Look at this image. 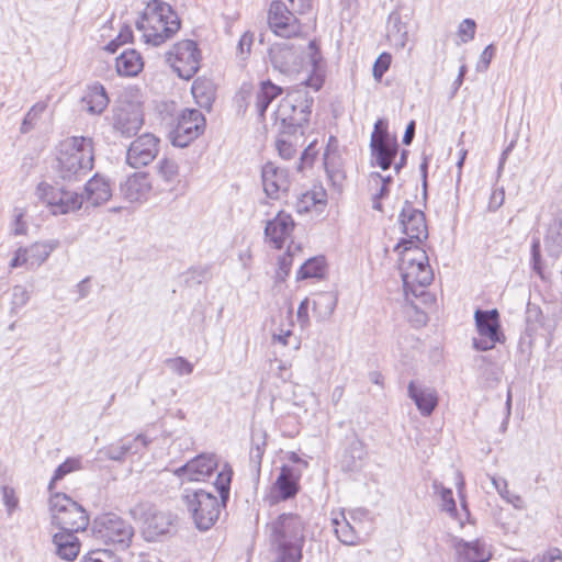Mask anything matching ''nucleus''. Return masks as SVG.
Listing matches in <instances>:
<instances>
[{"label":"nucleus","instance_id":"46","mask_svg":"<svg viewBox=\"0 0 562 562\" xmlns=\"http://www.w3.org/2000/svg\"><path fill=\"white\" fill-rule=\"evenodd\" d=\"M319 154V149L317 148V142H312L302 153L300 157V161L297 165V169L303 171L307 168H311Z\"/></svg>","mask_w":562,"mask_h":562},{"label":"nucleus","instance_id":"19","mask_svg":"<svg viewBox=\"0 0 562 562\" xmlns=\"http://www.w3.org/2000/svg\"><path fill=\"white\" fill-rule=\"evenodd\" d=\"M53 246L47 243H34L26 247H19L10 260V268L31 269L41 266L52 254Z\"/></svg>","mask_w":562,"mask_h":562},{"label":"nucleus","instance_id":"61","mask_svg":"<svg viewBox=\"0 0 562 562\" xmlns=\"http://www.w3.org/2000/svg\"><path fill=\"white\" fill-rule=\"evenodd\" d=\"M464 71H465L464 67H461V69H460V74H459V77H458L459 82H461V81H462V78H463V76H464Z\"/></svg>","mask_w":562,"mask_h":562},{"label":"nucleus","instance_id":"54","mask_svg":"<svg viewBox=\"0 0 562 562\" xmlns=\"http://www.w3.org/2000/svg\"><path fill=\"white\" fill-rule=\"evenodd\" d=\"M173 363H175V366L177 367V370L180 373H187L188 374V373L192 372V366L188 361H186V360H183L181 358L176 359L173 361Z\"/></svg>","mask_w":562,"mask_h":562},{"label":"nucleus","instance_id":"21","mask_svg":"<svg viewBox=\"0 0 562 562\" xmlns=\"http://www.w3.org/2000/svg\"><path fill=\"white\" fill-rule=\"evenodd\" d=\"M261 176L263 190L269 198L279 199L289 190L290 180L286 170L273 162H267L263 166Z\"/></svg>","mask_w":562,"mask_h":562},{"label":"nucleus","instance_id":"36","mask_svg":"<svg viewBox=\"0 0 562 562\" xmlns=\"http://www.w3.org/2000/svg\"><path fill=\"white\" fill-rule=\"evenodd\" d=\"M49 97L45 100H41L34 103L24 115V119L20 126V132L23 134L30 133L34 130L43 119L44 113L47 111L49 105Z\"/></svg>","mask_w":562,"mask_h":562},{"label":"nucleus","instance_id":"24","mask_svg":"<svg viewBox=\"0 0 562 562\" xmlns=\"http://www.w3.org/2000/svg\"><path fill=\"white\" fill-rule=\"evenodd\" d=\"M272 490L277 493L278 501L295 497L300 491V474L291 467H281Z\"/></svg>","mask_w":562,"mask_h":562},{"label":"nucleus","instance_id":"3","mask_svg":"<svg viewBox=\"0 0 562 562\" xmlns=\"http://www.w3.org/2000/svg\"><path fill=\"white\" fill-rule=\"evenodd\" d=\"M305 522L296 514H283L274 524L277 557L274 562H301Z\"/></svg>","mask_w":562,"mask_h":562},{"label":"nucleus","instance_id":"22","mask_svg":"<svg viewBox=\"0 0 562 562\" xmlns=\"http://www.w3.org/2000/svg\"><path fill=\"white\" fill-rule=\"evenodd\" d=\"M327 207V192L322 186H314L300 194L294 209L299 215L322 214Z\"/></svg>","mask_w":562,"mask_h":562},{"label":"nucleus","instance_id":"15","mask_svg":"<svg viewBox=\"0 0 562 562\" xmlns=\"http://www.w3.org/2000/svg\"><path fill=\"white\" fill-rule=\"evenodd\" d=\"M37 192L41 201L54 215L77 211L82 205L81 196L74 191L41 183L37 188Z\"/></svg>","mask_w":562,"mask_h":562},{"label":"nucleus","instance_id":"14","mask_svg":"<svg viewBox=\"0 0 562 562\" xmlns=\"http://www.w3.org/2000/svg\"><path fill=\"white\" fill-rule=\"evenodd\" d=\"M479 339L474 341L477 350L486 351L502 342L505 337L501 330L499 314L497 310L481 311L476 310L474 314Z\"/></svg>","mask_w":562,"mask_h":562},{"label":"nucleus","instance_id":"16","mask_svg":"<svg viewBox=\"0 0 562 562\" xmlns=\"http://www.w3.org/2000/svg\"><path fill=\"white\" fill-rule=\"evenodd\" d=\"M370 145L378 166L387 170L397 155L398 145L396 137L389 134L387 126L382 120L374 124Z\"/></svg>","mask_w":562,"mask_h":562},{"label":"nucleus","instance_id":"7","mask_svg":"<svg viewBox=\"0 0 562 562\" xmlns=\"http://www.w3.org/2000/svg\"><path fill=\"white\" fill-rule=\"evenodd\" d=\"M312 103L306 95L289 92L276 109V120L285 128H303L310 122Z\"/></svg>","mask_w":562,"mask_h":562},{"label":"nucleus","instance_id":"42","mask_svg":"<svg viewBox=\"0 0 562 562\" xmlns=\"http://www.w3.org/2000/svg\"><path fill=\"white\" fill-rule=\"evenodd\" d=\"M390 178H383L380 173L374 172L370 175L369 184L378 189L374 194L373 207L381 211L382 204L380 200L389 194Z\"/></svg>","mask_w":562,"mask_h":562},{"label":"nucleus","instance_id":"40","mask_svg":"<svg viewBox=\"0 0 562 562\" xmlns=\"http://www.w3.org/2000/svg\"><path fill=\"white\" fill-rule=\"evenodd\" d=\"M335 532L338 539L348 546L356 544L360 540L358 531L346 520V518H342L341 520L335 519Z\"/></svg>","mask_w":562,"mask_h":562},{"label":"nucleus","instance_id":"8","mask_svg":"<svg viewBox=\"0 0 562 562\" xmlns=\"http://www.w3.org/2000/svg\"><path fill=\"white\" fill-rule=\"evenodd\" d=\"M205 127V117L199 110L186 109L176 116L169 139L173 146L183 148L200 137Z\"/></svg>","mask_w":562,"mask_h":562},{"label":"nucleus","instance_id":"51","mask_svg":"<svg viewBox=\"0 0 562 562\" xmlns=\"http://www.w3.org/2000/svg\"><path fill=\"white\" fill-rule=\"evenodd\" d=\"M2 496H3V502L9 510H13L16 508V506L19 504V498L13 488H11L9 486H4L2 488Z\"/></svg>","mask_w":562,"mask_h":562},{"label":"nucleus","instance_id":"62","mask_svg":"<svg viewBox=\"0 0 562 562\" xmlns=\"http://www.w3.org/2000/svg\"><path fill=\"white\" fill-rule=\"evenodd\" d=\"M465 155H467V153L464 151V153H463V155H462V157H461V159H460V161H459V165H460V166L463 164L464 158H465Z\"/></svg>","mask_w":562,"mask_h":562},{"label":"nucleus","instance_id":"41","mask_svg":"<svg viewBox=\"0 0 562 562\" xmlns=\"http://www.w3.org/2000/svg\"><path fill=\"white\" fill-rule=\"evenodd\" d=\"M233 477V470L229 465H224L223 469L217 473L215 480V487L217 488L223 506L226 504L229 497L231 482Z\"/></svg>","mask_w":562,"mask_h":562},{"label":"nucleus","instance_id":"20","mask_svg":"<svg viewBox=\"0 0 562 562\" xmlns=\"http://www.w3.org/2000/svg\"><path fill=\"white\" fill-rule=\"evenodd\" d=\"M217 468V461L212 456H198L181 467L177 474L186 482H204Z\"/></svg>","mask_w":562,"mask_h":562},{"label":"nucleus","instance_id":"2","mask_svg":"<svg viewBox=\"0 0 562 562\" xmlns=\"http://www.w3.org/2000/svg\"><path fill=\"white\" fill-rule=\"evenodd\" d=\"M180 26L181 22L176 11L161 0L150 1L136 22L143 41L153 46H160L173 37Z\"/></svg>","mask_w":562,"mask_h":562},{"label":"nucleus","instance_id":"31","mask_svg":"<svg viewBox=\"0 0 562 562\" xmlns=\"http://www.w3.org/2000/svg\"><path fill=\"white\" fill-rule=\"evenodd\" d=\"M109 97L101 83H92L87 88L82 102L87 110L93 114L102 113L109 105Z\"/></svg>","mask_w":562,"mask_h":562},{"label":"nucleus","instance_id":"48","mask_svg":"<svg viewBox=\"0 0 562 562\" xmlns=\"http://www.w3.org/2000/svg\"><path fill=\"white\" fill-rule=\"evenodd\" d=\"M476 24L471 19L463 20L458 27V36L462 43H468L474 38Z\"/></svg>","mask_w":562,"mask_h":562},{"label":"nucleus","instance_id":"29","mask_svg":"<svg viewBox=\"0 0 562 562\" xmlns=\"http://www.w3.org/2000/svg\"><path fill=\"white\" fill-rule=\"evenodd\" d=\"M87 201L98 206L108 202L112 196V188L110 182L99 175H94L85 188Z\"/></svg>","mask_w":562,"mask_h":562},{"label":"nucleus","instance_id":"13","mask_svg":"<svg viewBox=\"0 0 562 562\" xmlns=\"http://www.w3.org/2000/svg\"><path fill=\"white\" fill-rule=\"evenodd\" d=\"M133 97L124 95L113 114V127L125 136L136 134L144 123L143 103Z\"/></svg>","mask_w":562,"mask_h":562},{"label":"nucleus","instance_id":"4","mask_svg":"<svg viewBox=\"0 0 562 562\" xmlns=\"http://www.w3.org/2000/svg\"><path fill=\"white\" fill-rule=\"evenodd\" d=\"M56 159L57 169L63 177L90 171L94 162L92 139L83 136H72L61 140Z\"/></svg>","mask_w":562,"mask_h":562},{"label":"nucleus","instance_id":"55","mask_svg":"<svg viewBox=\"0 0 562 562\" xmlns=\"http://www.w3.org/2000/svg\"><path fill=\"white\" fill-rule=\"evenodd\" d=\"M307 311H308V300L305 299L301 302L297 308V317L303 318V323H307Z\"/></svg>","mask_w":562,"mask_h":562},{"label":"nucleus","instance_id":"59","mask_svg":"<svg viewBox=\"0 0 562 562\" xmlns=\"http://www.w3.org/2000/svg\"><path fill=\"white\" fill-rule=\"evenodd\" d=\"M291 336V330L288 329L284 335H279L278 336V339L283 344V345H286L288 344V338Z\"/></svg>","mask_w":562,"mask_h":562},{"label":"nucleus","instance_id":"33","mask_svg":"<svg viewBox=\"0 0 562 562\" xmlns=\"http://www.w3.org/2000/svg\"><path fill=\"white\" fill-rule=\"evenodd\" d=\"M408 392L423 415H430L438 404V397L435 391L419 389L414 382L409 383Z\"/></svg>","mask_w":562,"mask_h":562},{"label":"nucleus","instance_id":"35","mask_svg":"<svg viewBox=\"0 0 562 562\" xmlns=\"http://www.w3.org/2000/svg\"><path fill=\"white\" fill-rule=\"evenodd\" d=\"M195 102L201 106H210L215 97V88L211 80L199 77L191 87Z\"/></svg>","mask_w":562,"mask_h":562},{"label":"nucleus","instance_id":"44","mask_svg":"<svg viewBox=\"0 0 562 562\" xmlns=\"http://www.w3.org/2000/svg\"><path fill=\"white\" fill-rule=\"evenodd\" d=\"M133 41L134 33L132 27L124 25L121 27L117 36L105 46V49L110 53H115L120 46L131 44Z\"/></svg>","mask_w":562,"mask_h":562},{"label":"nucleus","instance_id":"37","mask_svg":"<svg viewBox=\"0 0 562 562\" xmlns=\"http://www.w3.org/2000/svg\"><path fill=\"white\" fill-rule=\"evenodd\" d=\"M123 191L130 201H139L148 193L149 184L146 177L133 175L125 181Z\"/></svg>","mask_w":562,"mask_h":562},{"label":"nucleus","instance_id":"1","mask_svg":"<svg viewBox=\"0 0 562 562\" xmlns=\"http://www.w3.org/2000/svg\"><path fill=\"white\" fill-rule=\"evenodd\" d=\"M394 251L398 257V269L406 300L413 302L414 299L426 296L427 289L434 280L426 250L423 247L395 246Z\"/></svg>","mask_w":562,"mask_h":562},{"label":"nucleus","instance_id":"12","mask_svg":"<svg viewBox=\"0 0 562 562\" xmlns=\"http://www.w3.org/2000/svg\"><path fill=\"white\" fill-rule=\"evenodd\" d=\"M267 20L270 30L279 37L297 38L305 36L300 21L280 0L270 3Z\"/></svg>","mask_w":562,"mask_h":562},{"label":"nucleus","instance_id":"56","mask_svg":"<svg viewBox=\"0 0 562 562\" xmlns=\"http://www.w3.org/2000/svg\"><path fill=\"white\" fill-rule=\"evenodd\" d=\"M414 132H415V123L411 122L408 124V126L406 127V131H405V134H404V137H403V142L405 144H409L412 142V138L414 136Z\"/></svg>","mask_w":562,"mask_h":562},{"label":"nucleus","instance_id":"57","mask_svg":"<svg viewBox=\"0 0 562 562\" xmlns=\"http://www.w3.org/2000/svg\"><path fill=\"white\" fill-rule=\"evenodd\" d=\"M16 233L18 234H24L26 228H25V223L23 221V214H19L18 217H16Z\"/></svg>","mask_w":562,"mask_h":562},{"label":"nucleus","instance_id":"25","mask_svg":"<svg viewBox=\"0 0 562 562\" xmlns=\"http://www.w3.org/2000/svg\"><path fill=\"white\" fill-rule=\"evenodd\" d=\"M144 65L142 54L134 48L125 49L115 59V69L121 77H136L143 71Z\"/></svg>","mask_w":562,"mask_h":562},{"label":"nucleus","instance_id":"9","mask_svg":"<svg viewBox=\"0 0 562 562\" xmlns=\"http://www.w3.org/2000/svg\"><path fill=\"white\" fill-rule=\"evenodd\" d=\"M92 533L94 539L105 546H128L133 528L124 519L105 514L95 520Z\"/></svg>","mask_w":562,"mask_h":562},{"label":"nucleus","instance_id":"32","mask_svg":"<svg viewBox=\"0 0 562 562\" xmlns=\"http://www.w3.org/2000/svg\"><path fill=\"white\" fill-rule=\"evenodd\" d=\"M171 526V519L162 513H154L144 520L143 532L148 540L166 535Z\"/></svg>","mask_w":562,"mask_h":562},{"label":"nucleus","instance_id":"38","mask_svg":"<svg viewBox=\"0 0 562 562\" xmlns=\"http://www.w3.org/2000/svg\"><path fill=\"white\" fill-rule=\"evenodd\" d=\"M302 251L303 247L301 244H294L292 241L288 245L285 252L278 257V268L276 270L277 278L284 280L289 276L293 266L294 256Z\"/></svg>","mask_w":562,"mask_h":562},{"label":"nucleus","instance_id":"50","mask_svg":"<svg viewBox=\"0 0 562 562\" xmlns=\"http://www.w3.org/2000/svg\"><path fill=\"white\" fill-rule=\"evenodd\" d=\"M285 55H286L285 48H280L272 56L273 67L283 74H285L290 70V65L284 60Z\"/></svg>","mask_w":562,"mask_h":562},{"label":"nucleus","instance_id":"45","mask_svg":"<svg viewBox=\"0 0 562 562\" xmlns=\"http://www.w3.org/2000/svg\"><path fill=\"white\" fill-rule=\"evenodd\" d=\"M80 562H120L119 558L110 550L94 549L87 552Z\"/></svg>","mask_w":562,"mask_h":562},{"label":"nucleus","instance_id":"30","mask_svg":"<svg viewBox=\"0 0 562 562\" xmlns=\"http://www.w3.org/2000/svg\"><path fill=\"white\" fill-rule=\"evenodd\" d=\"M459 562H486L491 559V552L479 541H459L456 544Z\"/></svg>","mask_w":562,"mask_h":562},{"label":"nucleus","instance_id":"27","mask_svg":"<svg viewBox=\"0 0 562 562\" xmlns=\"http://www.w3.org/2000/svg\"><path fill=\"white\" fill-rule=\"evenodd\" d=\"M283 93V88L270 79L259 82L255 92V108L260 116H265L269 105Z\"/></svg>","mask_w":562,"mask_h":562},{"label":"nucleus","instance_id":"43","mask_svg":"<svg viewBox=\"0 0 562 562\" xmlns=\"http://www.w3.org/2000/svg\"><path fill=\"white\" fill-rule=\"evenodd\" d=\"M158 176L167 183L180 182L179 167L171 159H162L158 167Z\"/></svg>","mask_w":562,"mask_h":562},{"label":"nucleus","instance_id":"34","mask_svg":"<svg viewBox=\"0 0 562 562\" xmlns=\"http://www.w3.org/2000/svg\"><path fill=\"white\" fill-rule=\"evenodd\" d=\"M327 262L324 256H315L307 259L297 270L296 278L299 280L305 279H321L326 274Z\"/></svg>","mask_w":562,"mask_h":562},{"label":"nucleus","instance_id":"10","mask_svg":"<svg viewBox=\"0 0 562 562\" xmlns=\"http://www.w3.org/2000/svg\"><path fill=\"white\" fill-rule=\"evenodd\" d=\"M184 499L198 528L207 530L218 519L223 504L213 494L200 490L186 494Z\"/></svg>","mask_w":562,"mask_h":562},{"label":"nucleus","instance_id":"11","mask_svg":"<svg viewBox=\"0 0 562 562\" xmlns=\"http://www.w3.org/2000/svg\"><path fill=\"white\" fill-rule=\"evenodd\" d=\"M400 224L405 237L401 238L396 246H404L405 248L422 247V244L428 237L424 213L415 209L413 204L405 203L400 215Z\"/></svg>","mask_w":562,"mask_h":562},{"label":"nucleus","instance_id":"6","mask_svg":"<svg viewBox=\"0 0 562 562\" xmlns=\"http://www.w3.org/2000/svg\"><path fill=\"white\" fill-rule=\"evenodd\" d=\"M202 59L198 43L192 40L176 42L166 54V60L178 77L189 80L200 69Z\"/></svg>","mask_w":562,"mask_h":562},{"label":"nucleus","instance_id":"49","mask_svg":"<svg viewBox=\"0 0 562 562\" xmlns=\"http://www.w3.org/2000/svg\"><path fill=\"white\" fill-rule=\"evenodd\" d=\"M441 506L442 509L452 516L457 514V506L453 499L452 491L449 488H442L440 491Z\"/></svg>","mask_w":562,"mask_h":562},{"label":"nucleus","instance_id":"26","mask_svg":"<svg viewBox=\"0 0 562 562\" xmlns=\"http://www.w3.org/2000/svg\"><path fill=\"white\" fill-rule=\"evenodd\" d=\"M75 533L76 532L60 529L59 532L54 535L53 542L59 558L74 561L79 555L81 542Z\"/></svg>","mask_w":562,"mask_h":562},{"label":"nucleus","instance_id":"39","mask_svg":"<svg viewBox=\"0 0 562 562\" xmlns=\"http://www.w3.org/2000/svg\"><path fill=\"white\" fill-rule=\"evenodd\" d=\"M80 458H67L58 468L55 470L49 483L48 491L50 494L56 493L57 482L63 480L67 474L81 470Z\"/></svg>","mask_w":562,"mask_h":562},{"label":"nucleus","instance_id":"18","mask_svg":"<svg viewBox=\"0 0 562 562\" xmlns=\"http://www.w3.org/2000/svg\"><path fill=\"white\" fill-rule=\"evenodd\" d=\"M295 225L290 213L279 211L277 215L266 224L265 237L267 243L274 249H282L286 239L294 232Z\"/></svg>","mask_w":562,"mask_h":562},{"label":"nucleus","instance_id":"52","mask_svg":"<svg viewBox=\"0 0 562 562\" xmlns=\"http://www.w3.org/2000/svg\"><path fill=\"white\" fill-rule=\"evenodd\" d=\"M339 142L336 136H330L327 140L326 149L324 151V165H328V160L331 155H336L338 151Z\"/></svg>","mask_w":562,"mask_h":562},{"label":"nucleus","instance_id":"17","mask_svg":"<svg viewBox=\"0 0 562 562\" xmlns=\"http://www.w3.org/2000/svg\"><path fill=\"white\" fill-rule=\"evenodd\" d=\"M159 153V138L153 134L138 136L128 147L127 162L133 168H142L149 165Z\"/></svg>","mask_w":562,"mask_h":562},{"label":"nucleus","instance_id":"28","mask_svg":"<svg viewBox=\"0 0 562 562\" xmlns=\"http://www.w3.org/2000/svg\"><path fill=\"white\" fill-rule=\"evenodd\" d=\"M304 137L303 128H285L280 133L277 139V149L284 159H291L295 156L297 148L302 145Z\"/></svg>","mask_w":562,"mask_h":562},{"label":"nucleus","instance_id":"60","mask_svg":"<svg viewBox=\"0 0 562 562\" xmlns=\"http://www.w3.org/2000/svg\"><path fill=\"white\" fill-rule=\"evenodd\" d=\"M549 562H562V553L558 551L557 554H552Z\"/></svg>","mask_w":562,"mask_h":562},{"label":"nucleus","instance_id":"23","mask_svg":"<svg viewBox=\"0 0 562 562\" xmlns=\"http://www.w3.org/2000/svg\"><path fill=\"white\" fill-rule=\"evenodd\" d=\"M307 58L312 65V71L304 81V86L318 91L325 83L326 75L319 42L316 38L308 42Z\"/></svg>","mask_w":562,"mask_h":562},{"label":"nucleus","instance_id":"47","mask_svg":"<svg viewBox=\"0 0 562 562\" xmlns=\"http://www.w3.org/2000/svg\"><path fill=\"white\" fill-rule=\"evenodd\" d=\"M392 63V55L390 53H382L379 55L373 64V77L376 81H381L383 75L389 70Z\"/></svg>","mask_w":562,"mask_h":562},{"label":"nucleus","instance_id":"5","mask_svg":"<svg viewBox=\"0 0 562 562\" xmlns=\"http://www.w3.org/2000/svg\"><path fill=\"white\" fill-rule=\"evenodd\" d=\"M49 510L53 522L63 530L79 532L89 526L86 509L65 493L56 492L49 496Z\"/></svg>","mask_w":562,"mask_h":562},{"label":"nucleus","instance_id":"53","mask_svg":"<svg viewBox=\"0 0 562 562\" xmlns=\"http://www.w3.org/2000/svg\"><path fill=\"white\" fill-rule=\"evenodd\" d=\"M293 9L300 13H306L312 10V0H289Z\"/></svg>","mask_w":562,"mask_h":562},{"label":"nucleus","instance_id":"58","mask_svg":"<svg viewBox=\"0 0 562 562\" xmlns=\"http://www.w3.org/2000/svg\"><path fill=\"white\" fill-rule=\"evenodd\" d=\"M494 52H495V48L493 47V45H488L484 52H483V57L487 58V63L490 61V59L493 57L494 55Z\"/></svg>","mask_w":562,"mask_h":562}]
</instances>
